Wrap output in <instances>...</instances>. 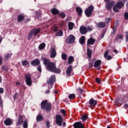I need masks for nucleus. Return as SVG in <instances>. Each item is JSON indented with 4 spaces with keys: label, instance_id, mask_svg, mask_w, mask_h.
Wrapping results in <instances>:
<instances>
[{
    "label": "nucleus",
    "instance_id": "obj_1",
    "mask_svg": "<svg viewBox=\"0 0 128 128\" xmlns=\"http://www.w3.org/2000/svg\"><path fill=\"white\" fill-rule=\"evenodd\" d=\"M41 60H42L44 64L46 66L47 69L49 70V72H56V74H60V69L56 68V63L50 62V60L46 58H41Z\"/></svg>",
    "mask_w": 128,
    "mask_h": 128
},
{
    "label": "nucleus",
    "instance_id": "obj_2",
    "mask_svg": "<svg viewBox=\"0 0 128 128\" xmlns=\"http://www.w3.org/2000/svg\"><path fill=\"white\" fill-rule=\"evenodd\" d=\"M56 124L59 126H62V128H64V126H66V122H64V118H62V116L60 114L56 116Z\"/></svg>",
    "mask_w": 128,
    "mask_h": 128
},
{
    "label": "nucleus",
    "instance_id": "obj_3",
    "mask_svg": "<svg viewBox=\"0 0 128 128\" xmlns=\"http://www.w3.org/2000/svg\"><path fill=\"white\" fill-rule=\"evenodd\" d=\"M41 108L46 110L47 112H50L52 110V104L48 102L46 100H43L41 103Z\"/></svg>",
    "mask_w": 128,
    "mask_h": 128
},
{
    "label": "nucleus",
    "instance_id": "obj_4",
    "mask_svg": "<svg viewBox=\"0 0 128 128\" xmlns=\"http://www.w3.org/2000/svg\"><path fill=\"white\" fill-rule=\"evenodd\" d=\"M80 30L82 34H86L88 32H92V28H90V26L86 27L84 26H82L80 27Z\"/></svg>",
    "mask_w": 128,
    "mask_h": 128
},
{
    "label": "nucleus",
    "instance_id": "obj_5",
    "mask_svg": "<svg viewBox=\"0 0 128 128\" xmlns=\"http://www.w3.org/2000/svg\"><path fill=\"white\" fill-rule=\"evenodd\" d=\"M40 32V29L34 28L29 33L27 39L28 40H30L32 37V36H36V34H38V32Z\"/></svg>",
    "mask_w": 128,
    "mask_h": 128
},
{
    "label": "nucleus",
    "instance_id": "obj_6",
    "mask_svg": "<svg viewBox=\"0 0 128 128\" xmlns=\"http://www.w3.org/2000/svg\"><path fill=\"white\" fill-rule=\"evenodd\" d=\"M124 6V3L122 2H118L115 4L113 8V10L114 12H118Z\"/></svg>",
    "mask_w": 128,
    "mask_h": 128
},
{
    "label": "nucleus",
    "instance_id": "obj_7",
    "mask_svg": "<svg viewBox=\"0 0 128 128\" xmlns=\"http://www.w3.org/2000/svg\"><path fill=\"white\" fill-rule=\"evenodd\" d=\"M54 82H56V75L52 76L47 80V84H48V88L52 86V84H54Z\"/></svg>",
    "mask_w": 128,
    "mask_h": 128
},
{
    "label": "nucleus",
    "instance_id": "obj_8",
    "mask_svg": "<svg viewBox=\"0 0 128 128\" xmlns=\"http://www.w3.org/2000/svg\"><path fill=\"white\" fill-rule=\"evenodd\" d=\"M31 78L32 75L28 73L25 75L26 82L28 86H32V80Z\"/></svg>",
    "mask_w": 128,
    "mask_h": 128
},
{
    "label": "nucleus",
    "instance_id": "obj_9",
    "mask_svg": "<svg viewBox=\"0 0 128 128\" xmlns=\"http://www.w3.org/2000/svg\"><path fill=\"white\" fill-rule=\"evenodd\" d=\"M94 7L92 6H90L86 9L84 12L86 16L90 17L92 14V11L94 10Z\"/></svg>",
    "mask_w": 128,
    "mask_h": 128
},
{
    "label": "nucleus",
    "instance_id": "obj_10",
    "mask_svg": "<svg viewBox=\"0 0 128 128\" xmlns=\"http://www.w3.org/2000/svg\"><path fill=\"white\" fill-rule=\"evenodd\" d=\"M73 126L74 128H86V126H84V124H82V122H75L73 124Z\"/></svg>",
    "mask_w": 128,
    "mask_h": 128
},
{
    "label": "nucleus",
    "instance_id": "obj_11",
    "mask_svg": "<svg viewBox=\"0 0 128 128\" xmlns=\"http://www.w3.org/2000/svg\"><path fill=\"white\" fill-rule=\"evenodd\" d=\"M76 38L73 35H70L68 38L66 40V42L67 44H72L74 42Z\"/></svg>",
    "mask_w": 128,
    "mask_h": 128
},
{
    "label": "nucleus",
    "instance_id": "obj_12",
    "mask_svg": "<svg viewBox=\"0 0 128 128\" xmlns=\"http://www.w3.org/2000/svg\"><path fill=\"white\" fill-rule=\"evenodd\" d=\"M100 64H102V60H96L94 63V68H96V70H100L101 68Z\"/></svg>",
    "mask_w": 128,
    "mask_h": 128
},
{
    "label": "nucleus",
    "instance_id": "obj_13",
    "mask_svg": "<svg viewBox=\"0 0 128 128\" xmlns=\"http://www.w3.org/2000/svg\"><path fill=\"white\" fill-rule=\"evenodd\" d=\"M56 56V50L54 48H51V53L50 54V57L52 58H54Z\"/></svg>",
    "mask_w": 128,
    "mask_h": 128
},
{
    "label": "nucleus",
    "instance_id": "obj_14",
    "mask_svg": "<svg viewBox=\"0 0 128 128\" xmlns=\"http://www.w3.org/2000/svg\"><path fill=\"white\" fill-rule=\"evenodd\" d=\"M24 122V119L22 118V115H19L18 116V120L17 122L16 125L20 126Z\"/></svg>",
    "mask_w": 128,
    "mask_h": 128
},
{
    "label": "nucleus",
    "instance_id": "obj_15",
    "mask_svg": "<svg viewBox=\"0 0 128 128\" xmlns=\"http://www.w3.org/2000/svg\"><path fill=\"white\" fill-rule=\"evenodd\" d=\"M96 39H94L93 38H89L87 42V45L92 46V44L96 42Z\"/></svg>",
    "mask_w": 128,
    "mask_h": 128
},
{
    "label": "nucleus",
    "instance_id": "obj_16",
    "mask_svg": "<svg viewBox=\"0 0 128 128\" xmlns=\"http://www.w3.org/2000/svg\"><path fill=\"white\" fill-rule=\"evenodd\" d=\"M72 66H69L66 70V76H70V74L72 73Z\"/></svg>",
    "mask_w": 128,
    "mask_h": 128
},
{
    "label": "nucleus",
    "instance_id": "obj_17",
    "mask_svg": "<svg viewBox=\"0 0 128 128\" xmlns=\"http://www.w3.org/2000/svg\"><path fill=\"white\" fill-rule=\"evenodd\" d=\"M4 124L6 126H10L12 124V120L8 118L4 120Z\"/></svg>",
    "mask_w": 128,
    "mask_h": 128
},
{
    "label": "nucleus",
    "instance_id": "obj_18",
    "mask_svg": "<svg viewBox=\"0 0 128 128\" xmlns=\"http://www.w3.org/2000/svg\"><path fill=\"white\" fill-rule=\"evenodd\" d=\"M96 102L98 101L96 100H94L92 98H91L89 102V104H90V106H94L96 104Z\"/></svg>",
    "mask_w": 128,
    "mask_h": 128
},
{
    "label": "nucleus",
    "instance_id": "obj_19",
    "mask_svg": "<svg viewBox=\"0 0 128 128\" xmlns=\"http://www.w3.org/2000/svg\"><path fill=\"white\" fill-rule=\"evenodd\" d=\"M97 28H104L106 26V23L104 22H100L96 24Z\"/></svg>",
    "mask_w": 128,
    "mask_h": 128
},
{
    "label": "nucleus",
    "instance_id": "obj_20",
    "mask_svg": "<svg viewBox=\"0 0 128 128\" xmlns=\"http://www.w3.org/2000/svg\"><path fill=\"white\" fill-rule=\"evenodd\" d=\"M40 60L36 59L34 60H33L32 62H31V64L32 66H38V64H40Z\"/></svg>",
    "mask_w": 128,
    "mask_h": 128
},
{
    "label": "nucleus",
    "instance_id": "obj_21",
    "mask_svg": "<svg viewBox=\"0 0 128 128\" xmlns=\"http://www.w3.org/2000/svg\"><path fill=\"white\" fill-rule=\"evenodd\" d=\"M76 12L80 16H82V10L80 7H76Z\"/></svg>",
    "mask_w": 128,
    "mask_h": 128
},
{
    "label": "nucleus",
    "instance_id": "obj_22",
    "mask_svg": "<svg viewBox=\"0 0 128 128\" xmlns=\"http://www.w3.org/2000/svg\"><path fill=\"white\" fill-rule=\"evenodd\" d=\"M24 20V16L22 14L18 15V18H17V22H20L22 20Z\"/></svg>",
    "mask_w": 128,
    "mask_h": 128
},
{
    "label": "nucleus",
    "instance_id": "obj_23",
    "mask_svg": "<svg viewBox=\"0 0 128 128\" xmlns=\"http://www.w3.org/2000/svg\"><path fill=\"white\" fill-rule=\"evenodd\" d=\"M51 12L53 14H58V12H60V11L56 8L52 9Z\"/></svg>",
    "mask_w": 128,
    "mask_h": 128
},
{
    "label": "nucleus",
    "instance_id": "obj_24",
    "mask_svg": "<svg viewBox=\"0 0 128 128\" xmlns=\"http://www.w3.org/2000/svg\"><path fill=\"white\" fill-rule=\"evenodd\" d=\"M118 20H116L114 23L113 26V30L114 32L116 30V28H118Z\"/></svg>",
    "mask_w": 128,
    "mask_h": 128
},
{
    "label": "nucleus",
    "instance_id": "obj_25",
    "mask_svg": "<svg viewBox=\"0 0 128 128\" xmlns=\"http://www.w3.org/2000/svg\"><path fill=\"white\" fill-rule=\"evenodd\" d=\"M114 1H112L110 4H107L106 8L108 10H110V8H112V6H114Z\"/></svg>",
    "mask_w": 128,
    "mask_h": 128
},
{
    "label": "nucleus",
    "instance_id": "obj_26",
    "mask_svg": "<svg viewBox=\"0 0 128 128\" xmlns=\"http://www.w3.org/2000/svg\"><path fill=\"white\" fill-rule=\"evenodd\" d=\"M84 42H86V36H82L80 40V42L81 44H84Z\"/></svg>",
    "mask_w": 128,
    "mask_h": 128
},
{
    "label": "nucleus",
    "instance_id": "obj_27",
    "mask_svg": "<svg viewBox=\"0 0 128 128\" xmlns=\"http://www.w3.org/2000/svg\"><path fill=\"white\" fill-rule=\"evenodd\" d=\"M92 51L90 50L89 48L87 49V54L89 58H92Z\"/></svg>",
    "mask_w": 128,
    "mask_h": 128
},
{
    "label": "nucleus",
    "instance_id": "obj_28",
    "mask_svg": "<svg viewBox=\"0 0 128 128\" xmlns=\"http://www.w3.org/2000/svg\"><path fill=\"white\" fill-rule=\"evenodd\" d=\"M46 48V44L42 43L38 46V49L41 50H44Z\"/></svg>",
    "mask_w": 128,
    "mask_h": 128
},
{
    "label": "nucleus",
    "instance_id": "obj_29",
    "mask_svg": "<svg viewBox=\"0 0 128 128\" xmlns=\"http://www.w3.org/2000/svg\"><path fill=\"white\" fill-rule=\"evenodd\" d=\"M74 24L72 22H69L68 23V28L69 30H72V28H74Z\"/></svg>",
    "mask_w": 128,
    "mask_h": 128
},
{
    "label": "nucleus",
    "instance_id": "obj_30",
    "mask_svg": "<svg viewBox=\"0 0 128 128\" xmlns=\"http://www.w3.org/2000/svg\"><path fill=\"white\" fill-rule=\"evenodd\" d=\"M88 116L86 114H83L81 116V120H82L83 122H85V120H86L88 119Z\"/></svg>",
    "mask_w": 128,
    "mask_h": 128
},
{
    "label": "nucleus",
    "instance_id": "obj_31",
    "mask_svg": "<svg viewBox=\"0 0 128 128\" xmlns=\"http://www.w3.org/2000/svg\"><path fill=\"white\" fill-rule=\"evenodd\" d=\"M74 62V57L73 56H70L68 59V64H71L72 62Z\"/></svg>",
    "mask_w": 128,
    "mask_h": 128
},
{
    "label": "nucleus",
    "instance_id": "obj_32",
    "mask_svg": "<svg viewBox=\"0 0 128 128\" xmlns=\"http://www.w3.org/2000/svg\"><path fill=\"white\" fill-rule=\"evenodd\" d=\"M10 54L7 53L4 56V60L5 62H6V60H8V58H10Z\"/></svg>",
    "mask_w": 128,
    "mask_h": 128
},
{
    "label": "nucleus",
    "instance_id": "obj_33",
    "mask_svg": "<svg viewBox=\"0 0 128 128\" xmlns=\"http://www.w3.org/2000/svg\"><path fill=\"white\" fill-rule=\"evenodd\" d=\"M37 122H42V116L41 114H39L36 117Z\"/></svg>",
    "mask_w": 128,
    "mask_h": 128
},
{
    "label": "nucleus",
    "instance_id": "obj_34",
    "mask_svg": "<svg viewBox=\"0 0 128 128\" xmlns=\"http://www.w3.org/2000/svg\"><path fill=\"white\" fill-rule=\"evenodd\" d=\"M62 60H66L68 58V55L64 53H62Z\"/></svg>",
    "mask_w": 128,
    "mask_h": 128
},
{
    "label": "nucleus",
    "instance_id": "obj_35",
    "mask_svg": "<svg viewBox=\"0 0 128 128\" xmlns=\"http://www.w3.org/2000/svg\"><path fill=\"white\" fill-rule=\"evenodd\" d=\"M29 64L28 62L26 60H24L22 62V64L24 66H26L28 65Z\"/></svg>",
    "mask_w": 128,
    "mask_h": 128
},
{
    "label": "nucleus",
    "instance_id": "obj_36",
    "mask_svg": "<svg viewBox=\"0 0 128 128\" xmlns=\"http://www.w3.org/2000/svg\"><path fill=\"white\" fill-rule=\"evenodd\" d=\"M76 98V95L74 94H70L68 96V98L70 100H72Z\"/></svg>",
    "mask_w": 128,
    "mask_h": 128
},
{
    "label": "nucleus",
    "instance_id": "obj_37",
    "mask_svg": "<svg viewBox=\"0 0 128 128\" xmlns=\"http://www.w3.org/2000/svg\"><path fill=\"white\" fill-rule=\"evenodd\" d=\"M56 36H62V31L60 30L58 32L56 33Z\"/></svg>",
    "mask_w": 128,
    "mask_h": 128
},
{
    "label": "nucleus",
    "instance_id": "obj_38",
    "mask_svg": "<svg viewBox=\"0 0 128 128\" xmlns=\"http://www.w3.org/2000/svg\"><path fill=\"white\" fill-rule=\"evenodd\" d=\"M94 66V61L90 60L89 62V68H90Z\"/></svg>",
    "mask_w": 128,
    "mask_h": 128
},
{
    "label": "nucleus",
    "instance_id": "obj_39",
    "mask_svg": "<svg viewBox=\"0 0 128 128\" xmlns=\"http://www.w3.org/2000/svg\"><path fill=\"white\" fill-rule=\"evenodd\" d=\"M23 126L24 128H28V123L26 120L24 122Z\"/></svg>",
    "mask_w": 128,
    "mask_h": 128
},
{
    "label": "nucleus",
    "instance_id": "obj_40",
    "mask_svg": "<svg viewBox=\"0 0 128 128\" xmlns=\"http://www.w3.org/2000/svg\"><path fill=\"white\" fill-rule=\"evenodd\" d=\"M60 16H61V18H66V14H64V13L63 12H60Z\"/></svg>",
    "mask_w": 128,
    "mask_h": 128
},
{
    "label": "nucleus",
    "instance_id": "obj_41",
    "mask_svg": "<svg viewBox=\"0 0 128 128\" xmlns=\"http://www.w3.org/2000/svg\"><path fill=\"white\" fill-rule=\"evenodd\" d=\"M108 52H109L108 50H107L106 52H105V53L104 54V57L105 58H106L108 54Z\"/></svg>",
    "mask_w": 128,
    "mask_h": 128
},
{
    "label": "nucleus",
    "instance_id": "obj_42",
    "mask_svg": "<svg viewBox=\"0 0 128 128\" xmlns=\"http://www.w3.org/2000/svg\"><path fill=\"white\" fill-rule=\"evenodd\" d=\"M96 82L97 84H100V78H96Z\"/></svg>",
    "mask_w": 128,
    "mask_h": 128
},
{
    "label": "nucleus",
    "instance_id": "obj_43",
    "mask_svg": "<svg viewBox=\"0 0 128 128\" xmlns=\"http://www.w3.org/2000/svg\"><path fill=\"white\" fill-rule=\"evenodd\" d=\"M18 96V94L16 93L14 96V100H16Z\"/></svg>",
    "mask_w": 128,
    "mask_h": 128
},
{
    "label": "nucleus",
    "instance_id": "obj_44",
    "mask_svg": "<svg viewBox=\"0 0 128 128\" xmlns=\"http://www.w3.org/2000/svg\"><path fill=\"white\" fill-rule=\"evenodd\" d=\"M125 20H128V13L126 12L124 14Z\"/></svg>",
    "mask_w": 128,
    "mask_h": 128
},
{
    "label": "nucleus",
    "instance_id": "obj_45",
    "mask_svg": "<svg viewBox=\"0 0 128 128\" xmlns=\"http://www.w3.org/2000/svg\"><path fill=\"white\" fill-rule=\"evenodd\" d=\"M60 112H62V114H63L64 116H66V110H63V109L61 110Z\"/></svg>",
    "mask_w": 128,
    "mask_h": 128
},
{
    "label": "nucleus",
    "instance_id": "obj_46",
    "mask_svg": "<svg viewBox=\"0 0 128 128\" xmlns=\"http://www.w3.org/2000/svg\"><path fill=\"white\" fill-rule=\"evenodd\" d=\"M126 42H128V32H126Z\"/></svg>",
    "mask_w": 128,
    "mask_h": 128
},
{
    "label": "nucleus",
    "instance_id": "obj_47",
    "mask_svg": "<svg viewBox=\"0 0 128 128\" xmlns=\"http://www.w3.org/2000/svg\"><path fill=\"white\" fill-rule=\"evenodd\" d=\"M104 34H106V31H104L102 32V34H101V38H104Z\"/></svg>",
    "mask_w": 128,
    "mask_h": 128
},
{
    "label": "nucleus",
    "instance_id": "obj_48",
    "mask_svg": "<svg viewBox=\"0 0 128 128\" xmlns=\"http://www.w3.org/2000/svg\"><path fill=\"white\" fill-rule=\"evenodd\" d=\"M38 70V72H42V67H40V66H39L38 68H37Z\"/></svg>",
    "mask_w": 128,
    "mask_h": 128
},
{
    "label": "nucleus",
    "instance_id": "obj_49",
    "mask_svg": "<svg viewBox=\"0 0 128 128\" xmlns=\"http://www.w3.org/2000/svg\"><path fill=\"white\" fill-rule=\"evenodd\" d=\"M106 58H107V60H112V57L111 56H107V57Z\"/></svg>",
    "mask_w": 128,
    "mask_h": 128
},
{
    "label": "nucleus",
    "instance_id": "obj_50",
    "mask_svg": "<svg viewBox=\"0 0 128 128\" xmlns=\"http://www.w3.org/2000/svg\"><path fill=\"white\" fill-rule=\"evenodd\" d=\"M124 38V36H122V35L120 34L118 36V38H120V40H122Z\"/></svg>",
    "mask_w": 128,
    "mask_h": 128
},
{
    "label": "nucleus",
    "instance_id": "obj_51",
    "mask_svg": "<svg viewBox=\"0 0 128 128\" xmlns=\"http://www.w3.org/2000/svg\"><path fill=\"white\" fill-rule=\"evenodd\" d=\"M2 64V57L0 56V65Z\"/></svg>",
    "mask_w": 128,
    "mask_h": 128
},
{
    "label": "nucleus",
    "instance_id": "obj_52",
    "mask_svg": "<svg viewBox=\"0 0 128 128\" xmlns=\"http://www.w3.org/2000/svg\"><path fill=\"white\" fill-rule=\"evenodd\" d=\"M46 126H47V128H50V122L49 121H46Z\"/></svg>",
    "mask_w": 128,
    "mask_h": 128
},
{
    "label": "nucleus",
    "instance_id": "obj_53",
    "mask_svg": "<svg viewBox=\"0 0 128 128\" xmlns=\"http://www.w3.org/2000/svg\"><path fill=\"white\" fill-rule=\"evenodd\" d=\"M4 90L2 88H0V94H4Z\"/></svg>",
    "mask_w": 128,
    "mask_h": 128
},
{
    "label": "nucleus",
    "instance_id": "obj_54",
    "mask_svg": "<svg viewBox=\"0 0 128 128\" xmlns=\"http://www.w3.org/2000/svg\"><path fill=\"white\" fill-rule=\"evenodd\" d=\"M78 90L80 92H81V94L84 93V90L82 89L81 88H78Z\"/></svg>",
    "mask_w": 128,
    "mask_h": 128
},
{
    "label": "nucleus",
    "instance_id": "obj_55",
    "mask_svg": "<svg viewBox=\"0 0 128 128\" xmlns=\"http://www.w3.org/2000/svg\"><path fill=\"white\" fill-rule=\"evenodd\" d=\"M110 18H106V22H107V23L110 22Z\"/></svg>",
    "mask_w": 128,
    "mask_h": 128
},
{
    "label": "nucleus",
    "instance_id": "obj_56",
    "mask_svg": "<svg viewBox=\"0 0 128 128\" xmlns=\"http://www.w3.org/2000/svg\"><path fill=\"white\" fill-rule=\"evenodd\" d=\"M36 14V16L38 18H40V13H37Z\"/></svg>",
    "mask_w": 128,
    "mask_h": 128
},
{
    "label": "nucleus",
    "instance_id": "obj_57",
    "mask_svg": "<svg viewBox=\"0 0 128 128\" xmlns=\"http://www.w3.org/2000/svg\"><path fill=\"white\" fill-rule=\"evenodd\" d=\"M2 70L6 71L8 70V68H6V67H2Z\"/></svg>",
    "mask_w": 128,
    "mask_h": 128
},
{
    "label": "nucleus",
    "instance_id": "obj_58",
    "mask_svg": "<svg viewBox=\"0 0 128 128\" xmlns=\"http://www.w3.org/2000/svg\"><path fill=\"white\" fill-rule=\"evenodd\" d=\"M2 98H0V106H2Z\"/></svg>",
    "mask_w": 128,
    "mask_h": 128
},
{
    "label": "nucleus",
    "instance_id": "obj_59",
    "mask_svg": "<svg viewBox=\"0 0 128 128\" xmlns=\"http://www.w3.org/2000/svg\"><path fill=\"white\" fill-rule=\"evenodd\" d=\"M54 32H56L58 30V28L56 27L55 28H54Z\"/></svg>",
    "mask_w": 128,
    "mask_h": 128
},
{
    "label": "nucleus",
    "instance_id": "obj_60",
    "mask_svg": "<svg viewBox=\"0 0 128 128\" xmlns=\"http://www.w3.org/2000/svg\"><path fill=\"white\" fill-rule=\"evenodd\" d=\"M114 52H116V54H118V50H116V49L114 50Z\"/></svg>",
    "mask_w": 128,
    "mask_h": 128
},
{
    "label": "nucleus",
    "instance_id": "obj_61",
    "mask_svg": "<svg viewBox=\"0 0 128 128\" xmlns=\"http://www.w3.org/2000/svg\"><path fill=\"white\" fill-rule=\"evenodd\" d=\"M20 82H16V86H20Z\"/></svg>",
    "mask_w": 128,
    "mask_h": 128
},
{
    "label": "nucleus",
    "instance_id": "obj_62",
    "mask_svg": "<svg viewBox=\"0 0 128 128\" xmlns=\"http://www.w3.org/2000/svg\"><path fill=\"white\" fill-rule=\"evenodd\" d=\"M2 38L0 36V44L2 42Z\"/></svg>",
    "mask_w": 128,
    "mask_h": 128
},
{
    "label": "nucleus",
    "instance_id": "obj_63",
    "mask_svg": "<svg viewBox=\"0 0 128 128\" xmlns=\"http://www.w3.org/2000/svg\"><path fill=\"white\" fill-rule=\"evenodd\" d=\"M124 106H125V108H128V104H124Z\"/></svg>",
    "mask_w": 128,
    "mask_h": 128
},
{
    "label": "nucleus",
    "instance_id": "obj_64",
    "mask_svg": "<svg viewBox=\"0 0 128 128\" xmlns=\"http://www.w3.org/2000/svg\"><path fill=\"white\" fill-rule=\"evenodd\" d=\"M46 92V94H50V90H47Z\"/></svg>",
    "mask_w": 128,
    "mask_h": 128
}]
</instances>
